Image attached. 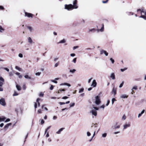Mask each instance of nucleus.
I'll return each mask as SVG.
<instances>
[{
	"label": "nucleus",
	"mask_w": 146,
	"mask_h": 146,
	"mask_svg": "<svg viewBox=\"0 0 146 146\" xmlns=\"http://www.w3.org/2000/svg\"><path fill=\"white\" fill-rule=\"evenodd\" d=\"M73 5L71 4L69 5H64L65 9L68 11H70L73 9H77L78 7L77 4V0H74L73 2Z\"/></svg>",
	"instance_id": "obj_1"
},
{
	"label": "nucleus",
	"mask_w": 146,
	"mask_h": 146,
	"mask_svg": "<svg viewBox=\"0 0 146 146\" xmlns=\"http://www.w3.org/2000/svg\"><path fill=\"white\" fill-rule=\"evenodd\" d=\"M137 11L140 12L141 13V16L139 17L142 18L146 20V10L144 8L141 9H138Z\"/></svg>",
	"instance_id": "obj_2"
},
{
	"label": "nucleus",
	"mask_w": 146,
	"mask_h": 146,
	"mask_svg": "<svg viewBox=\"0 0 146 146\" xmlns=\"http://www.w3.org/2000/svg\"><path fill=\"white\" fill-rule=\"evenodd\" d=\"M0 104L3 106H6V103L4 98H1L0 100Z\"/></svg>",
	"instance_id": "obj_3"
},
{
	"label": "nucleus",
	"mask_w": 146,
	"mask_h": 146,
	"mask_svg": "<svg viewBox=\"0 0 146 146\" xmlns=\"http://www.w3.org/2000/svg\"><path fill=\"white\" fill-rule=\"evenodd\" d=\"M95 104L97 105L101 103V101L100 99V96H97L95 97Z\"/></svg>",
	"instance_id": "obj_4"
},
{
	"label": "nucleus",
	"mask_w": 146,
	"mask_h": 146,
	"mask_svg": "<svg viewBox=\"0 0 146 146\" xmlns=\"http://www.w3.org/2000/svg\"><path fill=\"white\" fill-rule=\"evenodd\" d=\"M100 54L102 55L103 54H104L106 56H107L108 55V53L107 51L101 49L100 50Z\"/></svg>",
	"instance_id": "obj_5"
},
{
	"label": "nucleus",
	"mask_w": 146,
	"mask_h": 146,
	"mask_svg": "<svg viewBox=\"0 0 146 146\" xmlns=\"http://www.w3.org/2000/svg\"><path fill=\"white\" fill-rule=\"evenodd\" d=\"M120 127V125L118 124L117 123H116L115 124L113 125L112 126L111 128L113 129H119Z\"/></svg>",
	"instance_id": "obj_6"
},
{
	"label": "nucleus",
	"mask_w": 146,
	"mask_h": 146,
	"mask_svg": "<svg viewBox=\"0 0 146 146\" xmlns=\"http://www.w3.org/2000/svg\"><path fill=\"white\" fill-rule=\"evenodd\" d=\"M131 126L130 123H126L123 125V129L124 130L127 128Z\"/></svg>",
	"instance_id": "obj_7"
},
{
	"label": "nucleus",
	"mask_w": 146,
	"mask_h": 146,
	"mask_svg": "<svg viewBox=\"0 0 146 146\" xmlns=\"http://www.w3.org/2000/svg\"><path fill=\"white\" fill-rule=\"evenodd\" d=\"M25 16H27L28 17L32 18L33 17V15L31 13L25 12Z\"/></svg>",
	"instance_id": "obj_8"
},
{
	"label": "nucleus",
	"mask_w": 146,
	"mask_h": 146,
	"mask_svg": "<svg viewBox=\"0 0 146 146\" xmlns=\"http://www.w3.org/2000/svg\"><path fill=\"white\" fill-rule=\"evenodd\" d=\"M4 82V79L1 77H0V87L2 86Z\"/></svg>",
	"instance_id": "obj_9"
},
{
	"label": "nucleus",
	"mask_w": 146,
	"mask_h": 146,
	"mask_svg": "<svg viewBox=\"0 0 146 146\" xmlns=\"http://www.w3.org/2000/svg\"><path fill=\"white\" fill-rule=\"evenodd\" d=\"M90 113H91L92 115L96 116L97 115V113L96 110L92 109L90 111Z\"/></svg>",
	"instance_id": "obj_10"
},
{
	"label": "nucleus",
	"mask_w": 146,
	"mask_h": 146,
	"mask_svg": "<svg viewBox=\"0 0 146 146\" xmlns=\"http://www.w3.org/2000/svg\"><path fill=\"white\" fill-rule=\"evenodd\" d=\"M97 83L95 80H93L91 86H93V87H96V86Z\"/></svg>",
	"instance_id": "obj_11"
},
{
	"label": "nucleus",
	"mask_w": 146,
	"mask_h": 146,
	"mask_svg": "<svg viewBox=\"0 0 146 146\" xmlns=\"http://www.w3.org/2000/svg\"><path fill=\"white\" fill-rule=\"evenodd\" d=\"M11 123H10L8 124H7L6 125H5V126L4 127V129L6 130H7L9 127V126L11 125Z\"/></svg>",
	"instance_id": "obj_12"
},
{
	"label": "nucleus",
	"mask_w": 146,
	"mask_h": 146,
	"mask_svg": "<svg viewBox=\"0 0 146 146\" xmlns=\"http://www.w3.org/2000/svg\"><path fill=\"white\" fill-rule=\"evenodd\" d=\"M64 129V128H62L59 129L58 131L56 132V133L57 134H60L61 132Z\"/></svg>",
	"instance_id": "obj_13"
},
{
	"label": "nucleus",
	"mask_w": 146,
	"mask_h": 146,
	"mask_svg": "<svg viewBox=\"0 0 146 146\" xmlns=\"http://www.w3.org/2000/svg\"><path fill=\"white\" fill-rule=\"evenodd\" d=\"M110 77L113 80H114L115 79V75L114 73H111L110 75Z\"/></svg>",
	"instance_id": "obj_14"
},
{
	"label": "nucleus",
	"mask_w": 146,
	"mask_h": 146,
	"mask_svg": "<svg viewBox=\"0 0 146 146\" xmlns=\"http://www.w3.org/2000/svg\"><path fill=\"white\" fill-rule=\"evenodd\" d=\"M111 93L113 94L114 96L116 94V88H115L114 87Z\"/></svg>",
	"instance_id": "obj_15"
},
{
	"label": "nucleus",
	"mask_w": 146,
	"mask_h": 146,
	"mask_svg": "<svg viewBox=\"0 0 146 146\" xmlns=\"http://www.w3.org/2000/svg\"><path fill=\"white\" fill-rule=\"evenodd\" d=\"M27 27L30 32H32L34 31V29L31 26H27Z\"/></svg>",
	"instance_id": "obj_16"
},
{
	"label": "nucleus",
	"mask_w": 146,
	"mask_h": 146,
	"mask_svg": "<svg viewBox=\"0 0 146 146\" xmlns=\"http://www.w3.org/2000/svg\"><path fill=\"white\" fill-rule=\"evenodd\" d=\"M128 96H127L126 94H123L121 95L120 97L123 98H127Z\"/></svg>",
	"instance_id": "obj_17"
},
{
	"label": "nucleus",
	"mask_w": 146,
	"mask_h": 146,
	"mask_svg": "<svg viewBox=\"0 0 146 146\" xmlns=\"http://www.w3.org/2000/svg\"><path fill=\"white\" fill-rule=\"evenodd\" d=\"M6 119V117L4 116L0 117V122L4 121Z\"/></svg>",
	"instance_id": "obj_18"
},
{
	"label": "nucleus",
	"mask_w": 146,
	"mask_h": 146,
	"mask_svg": "<svg viewBox=\"0 0 146 146\" xmlns=\"http://www.w3.org/2000/svg\"><path fill=\"white\" fill-rule=\"evenodd\" d=\"M60 86H63V85H66L70 87L71 86V85L70 84L67 83H64L61 84H60Z\"/></svg>",
	"instance_id": "obj_19"
},
{
	"label": "nucleus",
	"mask_w": 146,
	"mask_h": 146,
	"mask_svg": "<svg viewBox=\"0 0 146 146\" xmlns=\"http://www.w3.org/2000/svg\"><path fill=\"white\" fill-rule=\"evenodd\" d=\"M104 31V25L103 24H102V27L100 29H98L97 31L98 32H99V31H100L101 32H103Z\"/></svg>",
	"instance_id": "obj_20"
},
{
	"label": "nucleus",
	"mask_w": 146,
	"mask_h": 146,
	"mask_svg": "<svg viewBox=\"0 0 146 146\" xmlns=\"http://www.w3.org/2000/svg\"><path fill=\"white\" fill-rule=\"evenodd\" d=\"M144 112H145V110H143L141 111V112L139 114L138 116V118H139L140 117H141V115H142V114H143L144 113Z\"/></svg>",
	"instance_id": "obj_21"
},
{
	"label": "nucleus",
	"mask_w": 146,
	"mask_h": 146,
	"mask_svg": "<svg viewBox=\"0 0 146 146\" xmlns=\"http://www.w3.org/2000/svg\"><path fill=\"white\" fill-rule=\"evenodd\" d=\"M28 42L30 44L32 43L33 42V40L30 37H29L28 38Z\"/></svg>",
	"instance_id": "obj_22"
},
{
	"label": "nucleus",
	"mask_w": 146,
	"mask_h": 146,
	"mask_svg": "<svg viewBox=\"0 0 146 146\" xmlns=\"http://www.w3.org/2000/svg\"><path fill=\"white\" fill-rule=\"evenodd\" d=\"M16 87L17 90L19 91H20L21 90V87H20V86L18 84H16Z\"/></svg>",
	"instance_id": "obj_23"
},
{
	"label": "nucleus",
	"mask_w": 146,
	"mask_h": 146,
	"mask_svg": "<svg viewBox=\"0 0 146 146\" xmlns=\"http://www.w3.org/2000/svg\"><path fill=\"white\" fill-rule=\"evenodd\" d=\"M76 71V70L75 69H71L70 70L69 72L72 74H74Z\"/></svg>",
	"instance_id": "obj_24"
},
{
	"label": "nucleus",
	"mask_w": 146,
	"mask_h": 146,
	"mask_svg": "<svg viewBox=\"0 0 146 146\" xmlns=\"http://www.w3.org/2000/svg\"><path fill=\"white\" fill-rule=\"evenodd\" d=\"M66 42V40L64 39H63L60 41L58 43H64Z\"/></svg>",
	"instance_id": "obj_25"
},
{
	"label": "nucleus",
	"mask_w": 146,
	"mask_h": 146,
	"mask_svg": "<svg viewBox=\"0 0 146 146\" xmlns=\"http://www.w3.org/2000/svg\"><path fill=\"white\" fill-rule=\"evenodd\" d=\"M24 77L25 78L28 79H31V77L29 76L28 75H25L24 76Z\"/></svg>",
	"instance_id": "obj_26"
},
{
	"label": "nucleus",
	"mask_w": 146,
	"mask_h": 146,
	"mask_svg": "<svg viewBox=\"0 0 146 146\" xmlns=\"http://www.w3.org/2000/svg\"><path fill=\"white\" fill-rule=\"evenodd\" d=\"M96 31L95 29L93 28L92 29H89V32H94Z\"/></svg>",
	"instance_id": "obj_27"
},
{
	"label": "nucleus",
	"mask_w": 146,
	"mask_h": 146,
	"mask_svg": "<svg viewBox=\"0 0 146 146\" xmlns=\"http://www.w3.org/2000/svg\"><path fill=\"white\" fill-rule=\"evenodd\" d=\"M107 135V134L106 133H103L102 135V137L103 138L106 137Z\"/></svg>",
	"instance_id": "obj_28"
},
{
	"label": "nucleus",
	"mask_w": 146,
	"mask_h": 146,
	"mask_svg": "<svg viewBox=\"0 0 146 146\" xmlns=\"http://www.w3.org/2000/svg\"><path fill=\"white\" fill-rule=\"evenodd\" d=\"M84 90V89L83 88L80 89L79 91V93H81V92H83Z\"/></svg>",
	"instance_id": "obj_29"
},
{
	"label": "nucleus",
	"mask_w": 146,
	"mask_h": 146,
	"mask_svg": "<svg viewBox=\"0 0 146 146\" xmlns=\"http://www.w3.org/2000/svg\"><path fill=\"white\" fill-rule=\"evenodd\" d=\"M75 105V103H71L70 104V108L73 107Z\"/></svg>",
	"instance_id": "obj_30"
},
{
	"label": "nucleus",
	"mask_w": 146,
	"mask_h": 146,
	"mask_svg": "<svg viewBox=\"0 0 146 146\" xmlns=\"http://www.w3.org/2000/svg\"><path fill=\"white\" fill-rule=\"evenodd\" d=\"M40 100V98H37V100H36V102L38 103V106H40V104L39 102Z\"/></svg>",
	"instance_id": "obj_31"
},
{
	"label": "nucleus",
	"mask_w": 146,
	"mask_h": 146,
	"mask_svg": "<svg viewBox=\"0 0 146 146\" xmlns=\"http://www.w3.org/2000/svg\"><path fill=\"white\" fill-rule=\"evenodd\" d=\"M4 29L2 28V27L0 26V32H3Z\"/></svg>",
	"instance_id": "obj_32"
},
{
	"label": "nucleus",
	"mask_w": 146,
	"mask_h": 146,
	"mask_svg": "<svg viewBox=\"0 0 146 146\" xmlns=\"http://www.w3.org/2000/svg\"><path fill=\"white\" fill-rule=\"evenodd\" d=\"M19 95V94L16 92H15L13 95V96H17Z\"/></svg>",
	"instance_id": "obj_33"
},
{
	"label": "nucleus",
	"mask_w": 146,
	"mask_h": 146,
	"mask_svg": "<svg viewBox=\"0 0 146 146\" xmlns=\"http://www.w3.org/2000/svg\"><path fill=\"white\" fill-rule=\"evenodd\" d=\"M15 68L16 69L18 70H19V71H21V68H20L18 66H15Z\"/></svg>",
	"instance_id": "obj_34"
},
{
	"label": "nucleus",
	"mask_w": 146,
	"mask_h": 146,
	"mask_svg": "<svg viewBox=\"0 0 146 146\" xmlns=\"http://www.w3.org/2000/svg\"><path fill=\"white\" fill-rule=\"evenodd\" d=\"M126 118V117L125 115H124L122 118V119L124 120Z\"/></svg>",
	"instance_id": "obj_35"
},
{
	"label": "nucleus",
	"mask_w": 146,
	"mask_h": 146,
	"mask_svg": "<svg viewBox=\"0 0 146 146\" xmlns=\"http://www.w3.org/2000/svg\"><path fill=\"white\" fill-rule=\"evenodd\" d=\"M127 68H123V69H120V70H121V72H124V71H125V70H127Z\"/></svg>",
	"instance_id": "obj_36"
},
{
	"label": "nucleus",
	"mask_w": 146,
	"mask_h": 146,
	"mask_svg": "<svg viewBox=\"0 0 146 146\" xmlns=\"http://www.w3.org/2000/svg\"><path fill=\"white\" fill-rule=\"evenodd\" d=\"M65 90L64 89H59L58 92V93H60V92H61L62 91H65Z\"/></svg>",
	"instance_id": "obj_37"
},
{
	"label": "nucleus",
	"mask_w": 146,
	"mask_h": 146,
	"mask_svg": "<svg viewBox=\"0 0 146 146\" xmlns=\"http://www.w3.org/2000/svg\"><path fill=\"white\" fill-rule=\"evenodd\" d=\"M123 84H124V82L123 81L122 82V83H121V84H120V85L119 86V88H121L123 86Z\"/></svg>",
	"instance_id": "obj_38"
},
{
	"label": "nucleus",
	"mask_w": 146,
	"mask_h": 146,
	"mask_svg": "<svg viewBox=\"0 0 146 146\" xmlns=\"http://www.w3.org/2000/svg\"><path fill=\"white\" fill-rule=\"evenodd\" d=\"M137 89V87L136 86H134L132 88V90H136Z\"/></svg>",
	"instance_id": "obj_39"
},
{
	"label": "nucleus",
	"mask_w": 146,
	"mask_h": 146,
	"mask_svg": "<svg viewBox=\"0 0 146 146\" xmlns=\"http://www.w3.org/2000/svg\"><path fill=\"white\" fill-rule=\"evenodd\" d=\"M116 101V100L114 98H113L112 99V104H113L114 103V102Z\"/></svg>",
	"instance_id": "obj_40"
},
{
	"label": "nucleus",
	"mask_w": 146,
	"mask_h": 146,
	"mask_svg": "<svg viewBox=\"0 0 146 146\" xmlns=\"http://www.w3.org/2000/svg\"><path fill=\"white\" fill-rule=\"evenodd\" d=\"M76 58H74V59L73 60L72 62H73L74 63H75L76 62Z\"/></svg>",
	"instance_id": "obj_41"
},
{
	"label": "nucleus",
	"mask_w": 146,
	"mask_h": 146,
	"mask_svg": "<svg viewBox=\"0 0 146 146\" xmlns=\"http://www.w3.org/2000/svg\"><path fill=\"white\" fill-rule=\"evenodd\" d=\"M93 108L95 109V110H99L98 108L95 107L94 105H93Z\"/></svg>",
	"instance_id": "obj_42"
},
{
	"label": "nucleus",
	"mask_w": 146,
	"mask_h": 146,
	"mask_svg": "<svg viewBox=\"0 0 146 146\" xmlns=\"http://www.w3.org/2000/svg\"><path fill=\"white\" fill-rule=\"evenodd\" d=\"M87 135L89 137L91 135V134L88 131L87 132Z\"/></svg>",
	"instance_id": "obj_43"
},
{
	"label": "nucleus",
	"mask_w": 146,
	"mask_h": 146,
	"mask_svg": "<svg viewBox=\"0 0 146 146\" xmlns=\"http://www.w3.org/2000/svg\"><path fill=\"white\" fill-rule=\"evenodd\" d=\"M23 89L24 90H25L26 89V86L25 84L23 85Z\"/></svg>",
	"instance_id": "obj_44"
},
{
	"label": "nucleus",
	"mask_w": 146,
	"mask_h": 146,
	"mask_svg": "<svg viewBox=\"0 0 146 146\" xmlns=\"http://www.w3.org/2000/svg\"><path fill=\"white\" fill-rule=\"evenodd\" d=\"M110 60H111V62L112 64H113L114 62V60L112 58H111L110 59Z\"/></svg>",
	"instance_id": "obj_45"
},
{
	"label": "nucleus",
	"mask_w": 146,
	"mask_h": 146,
	"mask_svg": "<svg viewBox=\"0 0 146 146\" xmlns=\"http://www.w3.org/2000/svg\"><path fill=\"white\" fill-rule=\"evenodd\" d=\"M19 56L20 57V58H22L23 57V55L22 54H21V53H20L19 54Z\"/></svg>",
	"instance_id": "obj_46"
},
{
	"label": "nucleus",
	"mask_w": 146,
	"mask_h": 146,
	"mask_svg": "<svg viewBox=\"0 0 146 146\" xmlns=\"http://www.w3.org/2000/svg\"><path fill=\"white\" fill-rule=\"evenodd\" d=\"M44 96V94L42 92H41L39 95V96L40 97H43Z\"/></svg>",
	"instance_id": "obj_47"
},
{
	"label": "nucleus",
	"mask_w": 146,
	"mask_h": 146,
	"mask_svg": "<svg viewBox=\"0 0 146 146\" xmlns=\"http://www.w3.org/2000/svg\"><path fill=\"white\" fill-rule=\"evenodd\" d=\"M93 125L94 127H97L98 126V124L97 123L95 124L93 123Z\"/></svg>",
	"instance_id": "obj_48"
},
{
	"label": "nucleus",
	"mask_w": 146,
	"mask_h": 146,
	"mask_svg": "<svg viewBox=\"0 0 146 146\" xmlns=\"http://www.w3.org/2000/svg\"><path fill=\"white\" fill-rule=\"evenodd\" d=\"M41 74V72H38L35 73V75L36 76H39Z\"/></svg>",
	"instance_id": "obj_49"
},
{
	"label": "nucleus",
	"mask_w": 146,
	"mask_h": 146,
	"mask_svg": "<svg viewBox=\"0 0 146 146\" xmlns=\"http://www.w3.org/2000/svg\"><path fill=\"white\" fill-rule=\"evenodd\" d=\"M51 81L52 82H54L55 83H57V82L56 81H55V80H51Z\"/></svg>",
	"instance_id": "obj_50"
},
{
	"label": "nucleus",
	"mask_w": 146,
	"mask_h": 146,
	"mask_svg": "<svg viewBox=\"0 0 146 146\" xmlns=\"http://www.w3.org/2000/svg\"><path fill=\"white\" fill-rule=\"evenodd\" d=\"M59 104H60V105H62L65 104V102H59Z\"/></svg>",
	"instance_id": "obj_51"
},
{
	"label": "nucleus",
	"mask_w": 146,
	"mask_h": 146,
	"mask_svg": "<svg viewBox=\"0 0 146 146\" xmlns=\"http://www.w3.org/2000/svg\"><path fill=\"white\" fill-rule=\"evenodd\" d=\"M44 121L43 119H42L41 120V124H42V125L43 124H44Z\"/></svg>",
	"instance_id": "obj_52"
},
{
	"label": "nucleus",
	"mask_w": 146,
	"mask_h": 146,
	"mask_svg": "<svg viewBox=\"0 0 146 146\" xmlns=\"http://www.w3.org/2000/svg\"><path fill=\"white\" fill-rule=\"evenodd\" d=\"M10 121V119L9 118H8L5 121V122H8Z\"/></svg>",
	"instance_id": "obj_53"
},
{
	"label": "nucleus",
	"mask_w": 146,
	"mask_h": 146,
	"mask_svg": "<svg viewBox=\"0 0 146 146\" xmlns=\"http://www.w3.org/2000/svg\"><path fill=\"white\" fill-rule=\"evenodd\" d=\"M109 0H106V1H102V2L104 3H107Z\"/></svg>",
	"instance_id": "obj_54"
},
{
	"label": "nucleus",
	"mask_w": 146,
	"mask_h": 146,
	"mask_svg": "<svg viewBox=\"0 0 146 146\" xmlns=\"http://www.w3.org/2000/svg\"><path fill=\"white\" fill-rule=\"evenodd\" d=\"M54 86L53 85H51L50 87V90H52L53 89Z\"/></svg>",
	"instance_id": "obj_55"
},
{
	"label": "nucleus",
	"mask_w": 146,
	"mask_h": 146,
	"mask_svg": "<svg viewBox=\"0 0 146 146\" xmlns=\"http://www.w3.org/2000/svg\"><path fill=\"white\" fill-rule=\"evenodd\" d=\"M70 55L71 56L73 57L75 56V54L74 53L71 54Z\"/></svg>",
	"instance_id": "obj_56"
},
{
	"label": "nucleus",
	"mask_w": 146,
	"mask_h": 146,
	"mask_svg": "<svg viewBox=\"0 0 146 146\" xmlns=\"http://www.w3.org/2000/svg\"><path fill=\"white\" fill-rule=\"evenodd\" d=\"M4 9V7L2 6H0V10H3Z\"/></svg>",
	"instance_id": "obj_57"
},
{
	"label": "nucleus",
	"mask_w": 146,
	"mask_h": 146,
	"mask_svg": "<svg viewBox=\"0 0 146 146\" xmlns=\"http://www.w3.org/2000/svg\"><path fill=\"white\" fill-rule=\"evenodd\" d=\"M78 46H74L73 47V50H75L76 49L78 48Z\"/></svg>",
	"instance_id": "obj_58"
},
{
	"label": "nucleus",
	"mask_w": 146,
	"mask_h": 146,
	"mask_svg": "<svg viewBox=\"0 0 146 146\" xmlns=\"http://www.w3.org/2000/svg\"><path fill=\"white\" fill-rule=\"evenodd\" d=\"M68 98V97L67 96H64L62 98V99H67Z\"/></svg>",
	"instance_id": "obj_59"
},
{
	"label": "nucleus",
	"mask_w": 146,
	"mask_h": 146,
	"mask_svg": "<svg viewBox=\"0 0 146 146\" xmlns=\"http://www.w3.org/2000/svg\"><path fill=\"white\" fill-rule=\"evenodd\" d=\"M110 103V100H108L107 101V104H106V106H107Z\"/></svg>",
	"instance_id": "obj_60"
},
{
	"label": "nucleus",
	"mask_w": 146,
	"mask_h": 146,
	"mask_svg": "<svg viewBox=\"0 0 146 146\" xmlns=\"http://www.w3.org/2000/svg\"><path fill=\"white\" fill-rule=\"evenodd\" d=\"M58 64H59V63L58 62H57V63H56L54 65L55 67H57L58 66Z\"/></svg>",
	"instance_id": "obj_61"
},
{
	"label": "nucleus",
	"mask_w": 146,
	"mask_h": 146,
	"mask_svg": "<svg viewBox=\"0 0 146 146\" xmlns=\"http://www.w3.org/2000/svg\"><path fill=\"white\" fill-rule=\"evenodd\" d=\"M4 69L5 70L7 71V72H9V69L7 68H4Z\"/></svg>",
	"instance_id": "obj_62"
},
{
	"label": "nucleus",
	"mask_w": 146,
	"mask_h": 146,
	"mask_svg": "<svg viewBox=\"0 0 146 146\" xmlns=\"http://www.w3.org/2000/svg\"><path fill=\"white\" fill-rule=\"evenodd\" d=\"M37 108V104L36 103H35V109Z\"/></svg>",
	"instance_id": "obj_63"
},
{
	"label": "nucleus",
	"mask_w": 146,
	"mask_h": 146,
	"mask_svg": "<svg viewBox=\"0 0 146 146\" xmlns=\"http://www.w3.org/2000/svg\"><path fill=\"white\" fill-rule=\"evenodd\" d=\"M38 111L39 113H41V109H39L38 110Z\"/></svg>",
	"instance_id": "obj_64"
}]
</instances>
